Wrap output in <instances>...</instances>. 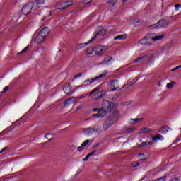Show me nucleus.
Instances as JSON below:
<instances>
[{"instance_id":"obj_1","label":"nucleus","mask_w":181,"mask_h":181,"mask_svg":"<svg viewBox=\"0 0 181 181\" xmlns=\"http://www.w3.org/2000/svg\"><path fill=\"white\" fill-rule=\"evenodd\" d=\"M118 121V115L116 113H112L105 121L103 124L104 131H107L109 128L112 127Z\"/></svg>"},{"instance_id":"obj_42","label":"nucleus","mask_w":181,"mask_h":181,"mask_svg":"<svg viewBox=\"0 0 181 181\" xmlns=\"http://www.w3.org/2000/svg\"><path fill=\"white\" fill-rule=\"evenodd\" d=\"M88 159H90V156L88 154V155L86 156V158H84L83 159V162H87V160H88Z\"/></svg>"},{"instance_id":"obj_48","label":"nucleus","mask_w":181,"mask_h":181,"mask_svg":"<svg viewBox=\"0 0 181 181\" xmlns=\"http://www.w3.org/2000/svg\"><path fill=\"white\" fill-rule=\"evenodd\" d=\"M78 152H81L83 151V146H78Z\"/></svg>"},{"instance_id":"obj_38","label":"nucleus","mask_w":181,"mask_h":181,"mask_svg":"<svg viewBox=\"0 0 181 181\" xmlns=\"http://www.w3.org/2000/svg\"><path fill=\"white\" fill-rule=\"evenodd\" d=\"M29 49V46H27L25 48H24L21 52L18 53V54H21V53H25Z\"/></svg>"},{"instance_id":"obj_60","label":"nucleus","mask_w":181,"mask_h":181,"mask_svg":"<svg viewBox=\"0 0 181 181\" xmlns=\"http://www.w3.org/2000/svg\"><path fill=\"white\" fill-rule=\"evenodd\" d=\"M177 141H179L178 139H176L174 142H173V144H176V142H177Z\"/></svg>"},{"instance_id":"obj_32","label":"nucleus","mask_w":181,"mask_h":181,"mask_svg":"<svg viewBox=\"0 0 181 181\" xmlns=\"http://www.w3.org/2000/svg\"><path fill=\"white\" fill-rule=\"evenodd\" d=\"M152 144H153V142H146V141H145V142H143L141 144H139V148H142V146H145L146 145H152Z\"/></svg>"},{"instance_id":"obj_35","label":"nucleus","mask_w":181,"mask_h":181,"mask_svg":"<svg viewBox=\"0 0 181 181\" xmlns=\"http://www.w3.org/2000/svg\"><path fill=\"white\" fill-rule=\"evenodd\" d=\"M90 144V140H86L83 143L81 144V146H87Z\"/></svg>"},{"instance_id":"obj_7","label":"nucleus","mask_w":181,"mask_h":181,"mask_svg":"<svg viewBox=\"0 0 181 181\" xmlns=\"http://www.w3.org/2000/svg\"><path fill=\"white\" fill-rule=\"evenodd\" d=\"M107 74H108V71H104L103 74H101L100 75L95 78H93L90 79H86L85 81V83H98V81H100V78H103V77H105Z\"/></svg>"},{"instance_id":"obj_15","label":"nucleus","mask_w":181,"mask_h":181,"mask_svg":"<svg viewBox=\"0 0 181 181\" xmlns=\"http://www.w3.org/2000/svg\"><path fill=\"white\" fill-rule=\"evenodd\" d=\"M150 35H151V42H153V43H155V42H157L158 40H162V39L165 37V35H155V33H150Z\"/></svg>"},{"instance_id":"obj_45","label":"nucleus","mask_w":181,"mask_h":181,"mask_svg":"<svg viewBox=\"0 0 181 181\" xmlns=\"http://www.w3.org/2000/svg\"><path fill=\"white\" fill-rule=\"evenodd\" d=\"M139 166V163H135L132 165L133 168H138Z\"/></svg>"},{"instance_id":"obj_12","label":"nucleus","mask_w":181,"mask_h":181,"mask_svg":"<svg viewBox=\"0 0 181 181\" xmlns=\"http://www.w3.org/2000/svg\"><path fill=\"white\" fill-rule=\"evenodd\" d=\"M76 103H77V98L71 97L64 102V107H70V105L74 104V105H76Z\"/></svg>"},{"instance_id":"obj_14","label":"nucleus","mask_w":181,"mask_h":181,"mask_svg":"<svg viewBox=\"0 0 181 181\" xmlns=\"http://www.w3.org/2000/svg\"><path fill=\"white\" fill-rule=\"evenodd\" d=\"M63 90L66 94V95H71L73 93V87H71V85L69 83H66L63 87Z\"/></svg>"},{"instance_id":"obj_37","label":"nucleus","mask_w":181,"mask_h":181,"mask_svg":"<svg viewBox=\"0 0 181 181\" xmlns=\"http://www.w3.org/2000/svg\"><path fill=\"white\" fill-rule=\"evenodd\" d=\"M29 49V46H27L25 48H24L21 52L18 53V54H21V53H25Z\"/></svg>"},{"instance_id":"obj_17","label":"nucleus","mask_w":181,"mask_h":181,"mask_svg":"<svg viewBox=\"0 0 181 181\" xmlns=\"http://www.w3.org/2000/svg\"><path fill=\"white\" fill-rule=\"evenodd\" d=\"M45 39H46V37L39 33L35 38V43H42V42H45Z\"/></svg>"},{"instance_id":"obj_34","label":"nucleus","mask_w":181,"mask_h":181,"mask_svg":"<svg viewBox=\"0 0 181 181\" xmlns=\"http://www.w3.org/2000/svg\"><path fill=\"white\" fill-rule=\"evenodd\" d=\"M93 52L94 49L93 48H90V49H88L86 52V54H93Z\"/></svg>"},{"instance_id":"obj_3","label":"nucleus","mask_w":181,"mask_h":181,"mask_svg":"<svg viewBox=\"0 0 181 181\" xmlns=\"http://www.w3.org/2000/svg\"><path fill=\"white\" fill-rule=\"evenodd\" d=\"M108 50V47L104 45H96L94 52L97 56H103Z\"/></svg>"},{"instance_id":"obj_39","label":"nucleus","mask_w":181,"mask_h":181,"mask_svg":"<svg viewBox=\"0 0 181 181\" xmlns=\"http://www.w3.org/2000/svg\"><path fill=\"white\" fill-rule=\"evenodd\" d=\"M8 149H9V147L6 146L1 151H0V153H3V152H5V151H8Z\"/></svg>"},{"instance_id":"obj_25","label":"nucleus","mask_w":181,"mask_h":181,"mask_svg":"<svg viewBox=\"0 0 181 181\" xmlns=\"http://www.w3.org/2000/svg\"><path fill=\"white\" fill-rule=\"evenodd\" d=\"M165 139V138L163 137V136H162V134H157L154 136L152 137V141H163Z\"/></svg>"},{"instance_id":"obj_8","label":"nucleus","mask_w":181,"mask_h":181,"mask_svg":"<svg viewBox=\"0 0 181 181\" xmlns=\"http://www.w3.org/2000/svg\"><path fill=\"white\" fill-rule=\"evenodd\" d=\"M32 9H33V3L30 2L22 8L21 12L23 15H29Z\"/></svg>"},{"instance_id":"obj_62","label":"nucleus","mask_w":181,"mask_h":181,"mask_svg":"<svg viewBox=\"0 0 181 181\" xmlns=\"http://www.w3.org/2000/svg\"><path fill=\"white\" fill-rule=\"evenodd\" d=\"M150 59H152V57H153V55H151V57H149Z\"/></svg>"},{"instance_id":"obj_6","label":"nucleus","mask_w":181,"mask_h":181,"mask_svg":"<svg viewBox=\"0 0 181 181\" xmlns=\"http://www.w3.org/2000/svg\"><path fill=\"white\" fill-rule=\"evenodd\" d=\"M151 36V33L146 35L143 39L139 41V43L140 45H146L147 46H152V45H153V42H152Z\"/></svg>"},{"instance_id":"obj_30","label":"nucleus","mask_w":181,"mask_h":181,"mask_svg":"<svg viewBox=\"0 0 181 181\" xmlns=\"http://www.w3.org/2000/svg\"><path fill=\"white\" fill-rule=\"evenodd\" d=\"M37 5H43L46 2V0H34Z\"/></svg>"},{"instance_id":"obj_19","label":"nucleus","mask_w":181,"mask_h":181,"mask_svg":"<svg viewBox=\"0 0 181 181\" xmlns=\"http://www.w3.org/2000/svg\"><path fill=\"white\" fill-rule=\"evenodd\" d=\"M135 132V128L134 127H125L122 130V134H132Z\"/></svg>"},{"instance_id":"obj_53","label":"nucleus","mask_w":181,"mask_h":181,"mask_svg":"<svg viewBox=\"0 0 181 181\" xmlns=\"http://www.w3.org/2000/svg\"><path fill=\"white\" fill-rule=\"evenodd\" d=\"M50 135V134L47 133L45 135V138H47V139H49V136Z\"/></svg>"},{"instance_id":"obj_33","label":"nucleus","mask_w":181,"mask_h":181,"mask_svg":"<svg viewBox=\"0 0 181 181\" xmlns=\"http://www.w3.org/2000/svg\"><path fill=\"white\" fill-rule=\"evenodd\" d=\"M136 81H138V78H135L134 79H133L130 83L129 84V87H131L132 86H134L135 84V83H136Z\"/></svg>"},{"instance_id":"obj_63","label":"nucleus","mask_w":181,"mask_h":181,"mask_svg":"<svg viewBox=\"0 0 181 181\" xmlns=\"http://www.w3.org/2000/svg\"><path fill=\"white\" fill-rule=\"evenodd\" d=\"M158 86H160V82H159V83H158Z\"/></svg>"},{"instance_id":"obj_4","label":"nucleus","mask_w":181,"mask_h":181,"mask_svg":"<svg viewBox=\"0 0 181 181\" xmlns=\"http://www.w3.org/2000/svg\"><path fill=\"white\" fill-rule=\"evenodd\" d=\"M169 23L166 20H160L156 23L151 25L150 28L152 29H160L162 28H167Z\"/></svg>"},{"instance_id":"obj_13","label":"nucleus","mask_w":181,"mask_h":181,"mask_svg":"<svg viewBox=\"0 0 181 181\" xmlns=\"http://www.w3.org/2000/svg\"><path fill=\"white\" fill-rule=\"evenodd\" d=\"M107 95V93L105 90H99L96 93L93 94V100H100L101 98H104Z\"/></svg>"},{"instance_id":"obj_50","label":"nucleus","mask_w":181,"mask_h":181,"mask_svg":"<svg viewBox=\"0 0 181 181\" xmlns=\"http://www.w3.org/2000/svg\"><path fill=\"white\" fill-rule=\"evenodd\" d=\"M170 181H180L179 178H173Z\"/></svg>"},{"instance_id":"obj_54","label":"nucleus","mask_w":181,"mask_h":181,"mask_svg":"<svg viewBox=\"0 0 181 181\" xmlns=\"http://www.w3.org/2000/svg\"><path fill=\"white\" fill-rule=\"evenodd\" d=\"M74 98H76V103L78 101V100H81V96L80 97H74Z\"/></svg>"},{"instance_id":"obj_27","label":"nucleus","mask_w":181,"mask_h":181,"mask_svg":"<svg viewBox=\"0 0 181 181\" xmlns=\"http://www.w3.org/2000/svg\"><path fill=\"white\" fill-rule=\"evenodd\" d=\"M127 39V35H120L114 38L115 40H125Z\"/></svg>"},{"instance_id":"obj_51","label":"nucleus","mask_w":181,"mask_h":181,"mask_svg":"<svg viewBox=\"0 0 181 181\" xmlns=\"http://www.w3.org/2000/svg\"><path fill=\"white\" fill-rule=\"evenodd\" d=\"M94 93H95V90H93L90 91V93H89V95H93V94H94Z\"/></svg>"},{"instance_id":"obj_9","label":"nucleus","mask_w":181,"mask_h":181,"mask_svg":"<svg viewBox=\"0 0 181 181\" xmlns=\"http://www.w3.org/2000/svg\"><path fill=\"white\" fill-rule=\"evenodd\" d=\"M71 1H60L57 4V9H66V8H69L70 5H71Z\"/></svg>"},{"instance_id":"obj_20","label":"nucleus","mask_w":181,"mask_h":181,"mask_svg":"<svg viewBox=\"0 0 181 181\" xmlns=\"http://www.w3.org/2000/svg\"><path fill=\"white\" fill-rule=\"evenodd\" d=\"M142 121H144V119L142 118L130 119L128 124L130 125H135L136 124H138V122H141Z\"/></svg>"},{"instance_id":"obj_49","label":"nucleus","mask_w":181,"mask_h":181,"mask_svg":"<svg viewBox=\"0 0 181 181\" xmlns=\"http://www.w3.org/2000/svg\"><path fill=\"white\" fill-rule=\"evenodd\" d=\"M180 7H181V4L175 5V9H179V8H180Z\"/></svg>"},{"instance_id":"obj_22","label":"nucleus","mask_w":181,"mask_h":181,"mask_svg":"<svg viewBox=\"0 0 181 181\" xmlns=\"http://www.w3.org/2000/svg\"><path fill=\"white\" fill-rule=\"evenodd\" d=\"M110 87L113 88L112 91H115V90H118V81L115 79L111 81Z\"/></svg>"},{"instance_id":"obj_44","label":"nucleus","mask_w":181,"mask_h":181,"mask_svg":"<svg viewBox=\"0 0 181 181\" xmlns=\"http://www.w3.org/2000/svg\"><path fill=\"white\" fill-rule=\"evenodd\" d=\"M93 0H84L83 1V3L86 4V5H88V4H90V2H91Z\"/></svg>"},{"instance_id":"obj_41","label":"nucleus","mask_w":181,"mask_h":181,"mask_svg":"<svg viewBox=\"0 0 181 181\" xmlns=\"http://www.w3.org/2000/svg\"><path fill=\"white\" fill-rule=\"evenodd\" d=\"M95 153H97V150L93 151V152L90 153L89 154H88L89 156V157L90 158V156H94Z\"/></svg>"},{"instance_id":"obj_43","label":"nucleus","mask_w":181,"mask_h":181,"mask_svg":"<svg viewBox=\"0 0 181 181\" xmlns=\"http://www.w3.org/2000/svg\"><path fill=\"white\" fill-rule=\"evenodd\" d=\"M83 75V73H78L77 75H76L74 78H78V77H81V76Z\"/></svg>"},{"instance_id":"obj_26","label":"nucleus","mask_w":181,"mask_h":181,"mask_svg":"<svg viewBox=\"0 0 181 181\" xmlns=\"http://www.w3.org/2000/svg\"><path fill=\"white\" fill-rule=\"evenodd\" d=\"M146 57H148V55H145V56L141 57L139 58H137V59H134V63H142V62H144V60L146 59Z\"/></svg>"},{"instance_id":"obj_23","label":"nucleus","mask_w":181,"mask_h":181,"mask_svg":"<svg viewBox=\"0 0 181 181\" xmlns=\"http://www.w3.org/2000/svg\"><path fill=\"white\" fill-rule=\"evenodd\" d=\"M153 132V129L144 127L140 130V134H152Z\"/></svg>"},{"instance_id":"obj_21","label":"nucleus","mask_w":181,"mask_h":181,"mask_svg":"<svg viewBox=\"0 0 181 181\" xmlns=\"http://www.w3.org/2000/svg\"><path fill=\"white\" fill-rule=\"evenodd\" d=\"M170 131H172L170 128L164 126L159 129L158 132H160V134H163V135H165V134H168V132Z\"/></svg>"},{"instance_id":"obj_18","label":"nucleus","mask_w":181,"mask_h":181,"mask_svg":"<svg viewBox=\"0 0 181 181\" xmlns=\"http://www.w3.org/2000/svg\"><path fill=\"white\" fill-rule=\"evenodd\" d=\"M40 33L45 37H47V36H49V34L50 33V29L47 27H45L40 31Z\"/></svg>"},{"instance_id":"obj_16","label":"nucleus","mask_w":181,"mask_h":181,"mask_svg":"<svg viewBox=\"0 0 181 181\" xmlns=\"http://www.w3.org/2000/svg\"><path fill=\"white\" fill-rule=\"evenodd\" d=\"M114 61V58L110 55H105L100 64H108L110 62Z\"/></svg>"},{"instance_id":"obj_29","label":"nucleus","mask_w":181,"mask_h":181,"mask_svg":"<svg viewBox=\"0 0 181 181\" xmlns=\"http://www.w3.org/2000/svg\"><path fill=\"white\" fill-rule=\"evenodd\" d=\"M139 160L141 161L146 160V157L145 156V154L144 153L139 154Z\"/></svg>"},{"instance_id":"obj_24","label":"nucleus","mask_w":181,"mask_h":181,"mask_svg":"<svg viewBox=\"0 0 181 181\" xmlns=\"http://www.w3.org/2000/svg\"><path fill=\"white\" fill-rule=\"evenodd\" d=\"M90 43H93V42H90L89 40L88 42L78 44L76 46V50L84 49V47H86V46H87L88 45H90Z\"/></svg>"},{"instance_id":"obj_46","label":"nucleus","mask_w":181,"mask_h":181,"mask_svg":"<svg viewBox=\"0 0 181 181\" xmlns=\"http://www.w3.org/2000/svg\"><path fill=\"white\" fill-rule=\"evenodd\" d=\"M118 97H119V95L116 94L114 95V97L112 98V100H117V98H118Z\"/></svg>"},{"instance_id":"obj_40","label":"nucleus","mask_w":181,"mask_h":181,"mask_svg":"<svg viewBox=\"0 0 181 181\" xmlns=\"http://www.w3.org/2000/svg\"><path fill=\"white\" fill-rule=\"evenodd\" d=\"M83 107H84V105H79L78 107H76V111H81V110H83Z\"/></svg>"},{"instance_id":"obj_47","label":"nucleus","mask_w":181,"mask_h":181,"mask_svg":"<svg viewBox=\"0 0 181 181\" xmlns=\"http://www.w3.org/2000/svg\"><path fill=\"white\" fill-rule=\"evenodd\" d=\"M179 69H180V68L179 66H177V67H175V68L171 69V71H176V70H179Z\"/></svg>"},{"instance_id":"obj_28","label":"nucleus","mask_w":181,"mask_h":181,"mask_svg":"<svg viewBox=\"0 0 181 181\" xmlns=\"http://www.w3.org/2000/svg\"><path fill=\"white\" fill-rule=\"evenodd\" d=\"M175 84H176V81H172L166 85V88H168V90H172Z\"/></svg>"},{"instance_id":"obj_11","label":"nucleus","mask_w":181,"mask_h":181,"mask_svg":"<svg viewBox=\"0 0 181 181\" xmlns=\"http://www.w3.org/2000/svg\"><path fill=\"white\" fill-rule=\"evenodd\" d=\"M83 133L86 135H93V134H94V132H101V129L100 128H86L83 129Z\"/></svg>"},{"instance_id":"obj_58","label":"nucleus","mask_w":181,"mask_h":181,"mask_svg":"<svg viewBox=\"0 0 181 181\" xmlns=\"http://www.w3.org/2000/svg\"><path fill=\"white\" fill-rule=\"evenodd\" d=\"M4 132H5V130L0 133V136H2Z\"/></svg>"},{"instance_id":"obj_36","label":"nucleus","mask_w":181,"mask_h":181,"mask_svg":"<svg viewBox=\"0 0 181 181\" xmlns=\"http://www.w3.org/2000/svg\"><path fill=\"white\" fill-rule=\"evenodd\" d=\"M8 90H9V87L8 86H6L4 90L1 92V94H4V93H6V91H8Z\"/></svg>"},{"instance_id":"obj_2","label":"nucleus","mask_w":181,"mask_h":181,"mask_svg":"<svg viewBox=\"0 0 181 181\" xmlns=\"http://www.w3.org/2000/svg\"><path fill=\"white\" fill-rule=\"evenodd\" d=\"M102 109L107 110V112H111V111L115 110V105L108 100H103L102 103Z\"/></svg>"},{"instance_id":"obj_31","label":"nucleus","mask_w":181,"mask_h":181,"mask_svg":"<svg viewBox=\"0 0 181 181\" xmlns=\"http://www.w3.org/2000/svg\"><path fill=\"white\" fill-rule=\"evenodd\" d=\"M118 0H108V1H107V4H110V5L111 6H114V5H115V4H117V1Z\"/></svg>"},{"instance_id":"obj_56","label":"nucleus","mask_w":181,"mask_h":181,"mask_svg":"<svg viewBox=\"0 0 181 181\" xmlns=\"http://www.w3.org/2000/svg\"><path fill=\"white\" fill-rule=\"evenodd\" d=\"M98 90H100V88H96L93 89V90L95 91V93L97 92V91H98Z\"/></svg>"},{"instance_id":"obj_55","label":"nucleus","mask_w":181,"mask_h":181,"mask_svg":"<svg viewBox=\"0 0 181 181\" xmlns=\"http://www.w3.org/2000/svg\"><path fill=\"white\" fill-rule=\"evenodd\" d=\"M80 97H81V100L82 98H86V95H82Z\"/></svg>"},{"instance_id":"obj_10","label":"nucleus","mask_w":181,"mask_h":181,"mask_svg":"<svg viewBox=\"0 0 181 181\" xmlns=\"http://www.w3.org/2000/svg\"><path fill=\"white\" fill-rule=\"evenodd\" d=\"M107 112L105 109L100 108L98 110V113L92 115V117L93 118H104L107 115Z\"/></svg>"},{"instance_id":"obj_57","label":"nucleus","mask_w":181,"mask_h":181,"mask_svg":"<svg viewBox=\"0 0 181 181\" xmlns=\"http://www.w3.org/2000/svg\"><path fill=\"white\" fill-rule=\"evenodd\" d=\"M86 97L88 96V97H90V93H87L86 95H85Z\"/></svg>"},{"instance_id":"obj_59","label":"nucleus","mask_w":181,"mask_h":181,"mask_svg":"<svg viewBox=\"0 0 181 181\" xmlns=\"http://www.w3.org/2000/svg\"><path fill=\"white\" fill-rule=\"evenodd\" d=\"M99 109H93V111H98Z\"/></svg>"},{"instance_id":"obj_64","label":"nucleus","mask_w":181,"mask_h":181,"mask_svg":"<svg viewBox=\"0 0 181 181\" xmlns=\"http://www.w3.org/2000/svg\"><path fill=\"white\" fill-rule=\"evenodd\" d=\"M180 67V69H181V65L178 66Z\"/></svg>"},{"instance_id":"obj_52","label":"nucleus","mask_w":181,"mask_h":181,"mask_svg":"<svg viewBox=\"0 0 181 181\" xmlns=\"http://www.w3.org/2000/svg\"><path fill=\"white\" fill-rule=\"evenodd\" d=\"M131 104V103L129 102H125L124 103H123V105H129Z\"/></svg>"},{"instance_id":"obj_61","label":"nucleus","mask_w":181,"mask_h":181,"mask_svg":"<svg viewBox=\"0 0 181 181\" xmlns=\"http://www.w3.org/2000/svg\"><path fill=\"white\" fill-rule=\"evenodd\" d=\"M98 146V144L93 146V148H97Z\"/></svg>"},{"instance_id":"obj_5","label":"nucleus","mask_w":181,"mask_h":181,"mask_svg":"<svg viewBox=\"0 0 181 181\" xmlns=\"http://www.w3.org/2000/svg\"><path fill=\"white\" fill-rule=\"evenodd\" d=\"M105 35V30L103 26H99L93 33V37L90 40V42H94L97 39V36H104Z\"/></svg>"}]
</instances>
